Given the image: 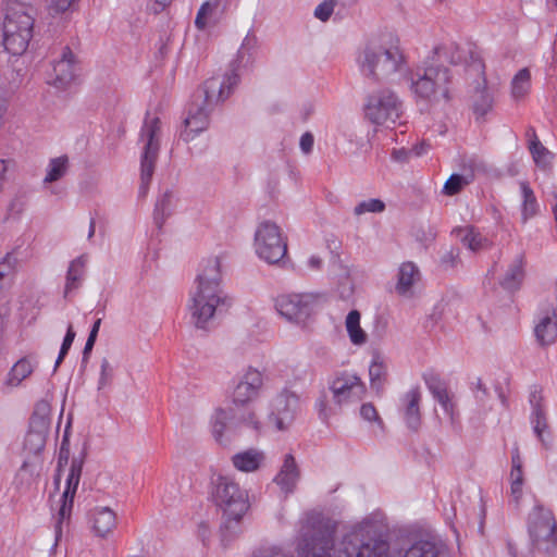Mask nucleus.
<instances>
[{"label":"nucleus","mask_w":557,"mask_h":557,"mask_svg":"<svg viewBox=\"0 0 557 557\" xmlns=\"http://www.w3.org/2000/svg\"><path fill=\"white\" fill-rule=\"evenodd\" d=\"M372 528L369 524L355 527L345 535L344 549L336 557H387L388 544L371 535ZM334 546V528L325 524L319 528L314 534L305 537L299 546V557H330V550Z\"/></svg>","instance_id":"nucleus-1"},{"label":"nucleus","mask_w":557,"mask_h":557,"mask_svg":"<svg viewBox=\"0 0 557 557\" xmlns=\"http://www.w3.org/2000/svg\"><path fill=\"white\" fill-rule=\"evenodd\" d=\"M466 61L463 49L456 42H447L434 49L430 64L416 78L411 77L410 89L417 102L435 103L450 100L451 76L444 63L458 64Z\"/></svg>","instance_id":"nucleus-2"},{"label":"nucleus","mask_w":557,"mask_h":557,"mask_svg":"<svg viewBox=\"0 0 557 557\" xmlns=\"http://www.w3.org/2000/svg\"><path fill=\"white\" fill-rule=\"evenodd\" d=\"M215 500L223 510L221 540L227 543L240 532V520L249 508L248 496L238 484L220 478L215 486Z\"/></svg>","instance_id":"nucleus-3"},{"label":"nucleus","mask_w":557,"mask_h":557,"mask_svg":"<svg viewBox=\"0 0 557 557\" xmlns=\"http://www.w3.org/2000/svg\"><path fill=\"white\" fill-rule=\"evenodd\" d=\"M34 21V9L25 3L13 2L7 8L2 44L9 53L22 55L27 50Z\"/></svg>","instance_id":"nucleus-4"},{"label":"nucleus","mask_w":557,"mask_h":557,"mask_svg":"<svg viewBox=\"0 0 557 557\" xmlns=\"http://www.w3.org/2000/svg\"><path fill=\"white\" fill-rule=\"evenodd\" d=\"M161 121L158 116L147 114L140 132V139L144 141L140 158V196H146L160 150Z\"/></svg>","instance_id":"nucleus-5"},{"label":"nucleus","mask_w":557,"mask_h":557,"mask_svg":"<svg viewBox=\"0 0 557 557\" xmlns=\"http://www.w3.org/2000/svg\"><path fill=\"white\" fill-rule=\"evenodd\" d=\"M528 532L534 550L550 555L557 547V521L550 509L533 507L528 518Z\"/></svg>","instance_id":"nucleus-6"},{"label":"nucleus","mask_w":557,"mask_h":557,"mask_svg":"<svg viewBox=\"0 0 557 557\" xmlns=\"http://www.w3.org/2000/svg\"><path fill=\"white\" fill-rule=\"evenodd\" d=\"M361 71L370 76L388 75L397 71L403 61V54L397 44L388 47L369 44L358 59Z\"/></svg>","instance_id":"nucleus-7"},{"label":"nucleus","mask_w":557,"mask_h":557,"mask_svg":"<svg viewBox=\"0 0 557 557\" xmlns=\"http://www.w3.org/2000/svg\"><path fill=\"white\" fill-rule=\"evenodd\" d=\"M366 117L375 125H395L403 114L398 97L389 89L371 92L363 107Z\"/></svg>","instance_id":"nucleus-8"},{"label":"nucleus","mask_w":557,"mask_h":557,"mask_svg":"<svg viewBox=\"0 0 557 557\" xmlns=\"http://www.w3.org/2000/svg\"><path fill=\"white\" fill-rule=\"evenodd\" d=\"M255 249L259 258L269 263H276L285 257L287 243L276 224L263 222L255 234Z\"/></svg>","instance_id":"nucleus-9"},{"label":"nucleus","mask_w":557,"mask_h":557,"mask_svg":"<svg viewBox=\"0 0 557 557\" xmlns=\"http://www.w3.org/2000/svg\"><path fill=\"white\" fill-rule=\"evenodd\" d=\"M264 385V376L261 371L248 367L239 372L231 393V400L235 407H246L259 397Z\"/></svg>","instance_id":"nucleus-10"},{"label":"nucleus","mask_w":557,"mask_h":557,"mask_svg":"<svg viewBox=\"0 0 557 557\" xmlns=\"http://www.w3.org/2000/svg\"><path fill=\"white\" fill-rule=\"evenodd\" d=\"M330 391L337 405H345L362 399L366 394V385L357 374L339 371L330 382Z\"/></svg>","instance_id":"nucleus-11"},{"label":"nucleus","mask_w":557,"mask_h":557,"mask_svg":"<svg viewBox=\"0 0 557 557\" xmlns=\"http://www.w3.org/2000/svg\"><path fill=\"white\" fill-rule=\"evenodd\" d=\"M188 310L193 324L207 330L209 322V277L206 272L198 274L189 293Z\"/></svg>","instance_id":"nucleus-12"},{"label":"nucleus","mask_w":557,"mask_h":557,"mask_svg":"<svg viewBox=\"0 0 557 557\" xmlns=\"http://www.w3.org/2000/svg\"><path fill=\"white\" fill-rule=\"evenodd\" d=\"M82 469L83 460L74 458L71 462L70 472L67 474L66 487L60 499L61 505L58 510L54 525L55 543H58L62 535V523L71 517L75 493L82 475Z\"/></svg>","instance_id":"nucleus-13"},{"label":"nucleus","mask_w":557,"mask_h":557,"mask_svg":"<svg viewBox=\"0 0 557 557\" xmlns=\"http://www.w3.org/2000/svg\"><path fill=\"white\" fill-rule=\"evenodd\" d=\"M315 300L312 294H284L276 298L275 307L282 317L298 323L311 314Z\"/></svg>","instance_id":"nucleus-14"},{"label":"nucleus","mask_w":557,"mask_h":557,"mask_svg":"<svg viewBox=\"0 0 557 557\" xmlns=\"http://www.w3.org/2000/svg\"><path fill=\"white\" fill-rule=\"evenodd\" d=\"M298 403L297 395L288 391L280 393L272 399L269 421L277 431H284L292 424Z\"/></svg>","instance_id":"nucleus-15"},{"label":"nucleus","mask_w":557,"mask_h":557,"mask_svg":"<svg viewBox=\"0 0 557 557\" xmlns=\"http://www.w3.org/2000/svg\"><path fill=\"white\" fill-rule=\"evenodd\" d=\"M208 91H205V99L201 103H194L184 120V129L181 132V138L186 141H193L199 134L207 131L209 126Z\"/></svg>","instance_id":"nucleus-16"},{"label":"nucleus","mask_w":557,"mask_h":557,"mask_svg":"<svg viewBox=\"0 0 557 557\" xmlns=\"http://www.w3.org/2000/svg\"><path fill=\"white\" fill-rule=\"evenodd\" d=\"M529 401L532 407L531 423L533 431L543 445L547 447L548 443L545 438V433L548 434V423L542 388L534 386L530 393Z\"/></svg>","instance_id":"nucleus-17"},{"label":"nucleus","mask_w":557,"mask_h":557,"mask_svg":"<svg viewBox=\"0 0 557 557\" xmlns=\"http://www.w3.org/2000/svg\"><path fill=\"white\" fill-rule=\"evenodd\" d=\"M421 399L422 393L419 386L411 387L400 399L404 421L412 431H418L421 425Z\"/></svg>","instance_id":"nucleus-18"},{"label":"nucleus","mask_w":557,"mask_h":557,"mask_svg":"<svg viewBox=\"0 0 557 557\" xmlns=\"http://www.w3.org/2000/svg\"><path fill=\"white\" fill-rule=\"evenodd\" d=\"M76 58L72 50L67 47L63 49L61 59L53 65V84L63 88L70 85L76 76Z\"/></svg>","instance_id":"nucleus-19"},{"label":"nucleus","mask_w":557,"mask_h":557,"mask_svg":"<svg viewBox=\"0 0 557 557\" xmlns=\"http://www.w3.org/2000/svg\"><path fill=\"white\" fill-rule=\"evenodd\" d=\"M426 385L433 397L441 405L444 412L449 417L451 425L457 424L459 414L456 408V404L454 403L446 384L438 377H432L426 381Z\"/></svg>","instance_id":"nucleus-20"},{"label":"nucleus","mask_w":557,"mask_h":557,"mask_svg":"<svg viewBox=\"0 0 557 557\" xmlns=\"http://www.w3.org/2000/svg\"><path fill=\"white\" fill-rule=\"evenodd\" d=\"M471 66H475L478 71L482 74V81L478 84L475 88V99L473 101V113L476 120L483 119L488 112L492 111L494 99L493 96L487 90V82L484 74V64L478 60L473 62Z\"/></svg>","instance_id":"nucleus-21"},{"label":"nucleus","mask_w":557,"mask_h":557,"mask_svg":"<svg viewBox=\"0 0 557 557\" xmlns=\"http://www.w3.org/2000/svg\"><path fill=\"white\" fill-rule=\"evenodd\" d=\"M299 476L300 472L294 456L292 454H287L284 458L281 470L274 478V482L280 486L283 493L290 494L294 492Z\"/></svg>","instance_id":"nucleus-22"},{"label":"nucleus","mask_w":557,"mask_h":557,"mask_svg":"<svg viewBox=\"0 0 557 557\" xmlns=\"http://www.w3.org/2000/svg\"><path fill=\"white\" fill-rule=\"evenodd\" d=\"M92 531L96 536L106 539L116 528V515L109 507H98L91 512Z\"/></svg>","instance_id":"nucleus-23"},{"label":"nucleus","mask_w":557,"mask_h":557,"mask_svg":"<svg viewBox=\"0 0 557 557\" xmlns=\"http://www.w3.org/2000/svg\"><path fill=\"white\" fill-rule=\"evenodd\" d=\"M525 256L518 255L508 265L503 278L499 281L500 286L510 292L518 290L525 276Z\"/></svg>","instance_id":"nucleus-24"},{"label":"nucleus","mask_w":557,"mask_h":557,"mask_svg":"<svg viewBox=\"0 0 557 557\" xmlns=\"http://www.w3.org/2000/svg\"><path fill=\"white\" fill-rule=\"evenodd\" d=\"M454 233L463 246L473 252L488 249L493 244L488 237L479 232L474 226L457 227L454 230Z\"/></svg>","instance_id":"nucleus-25"},{"label":"nucleus","mask_w":557,"mask_h":557,"mask_svg":"<svg viewBox=\"0 0 557 557\" xmlns=\"http://www.w3.org/2000/svg\"><path fill=\"white\" fill-rule=\"evenodd\" d=\"M264 461V454L258 449H247L232 457L233 466L242 472L257 471Z\"/></svg>","instance_id":"nucleus-26"},{"label":"nucleus","mask_w":557,"mask_h":557,"mask_svg":"<svg viewBox=\"0 0 557 557\" xmlns=\"http://www.w3.org/2000/svg\"><path fill=\"white\" fill-rule=\"evenodd\" d=\"M420 278L418 268L412 262H404L398 271L396 292L401 296H410L411 288Z\"/></svg>","instance_id":"nucleus-27"},{"label":"nucleus","mask_w":557,"mask_h":557,"mask_svg":"<svg viewBox=\"0 0 557 557\" xmlns=\"http://www.w3.org/2000/svg\"><path fill=\"white\" fill-rule=\"evenodd\" d=\"M387 367L380 354H374L369 367V379L371 388L381 392L386 382Z\"/></svg>","instance_id":"nucleus-28"},{"label":"nucleus","mask_w":557,"mask_h":557,"mask_svg":"<svg viewBox=\"0 0 557 557\" xmlns=\"http://www.w3.org/2000/svg\"><path fill=\"white\" fill-rule=\"evenodd\" d=\"M360 313L358 310H351L345 320L348 337L354 345L361 346L366 344L368 336L360 326Z\"/></svg>","instance_id":"nucleus-29"},{"label":"nucleus","mask_w":557,"mask_h":557,"mask_svg":"<svg viewBox=\"0 0 557 557\" xmlns=\"http://www.w3.org/2000/svg\"><path fill=\"white\" fill-rule=\"evenodd\" d=\"M50 404L47 400L36 403L29 421V428L49 432L50 429Z\"/></svg>","instance_id":"nucleus-30"},{"label":"nucleus","mask_w":557,"mask_h":557,"mask_svg":"<svg viewBox=\"0 0 557 557\" xmlns=\"http://www.w3.org/2000/svg\"><path fill=\"white\" fill-rule=\"evenodd\" d=\"M528 135L532 137L529 144V150L535 164L541 168L548 166L553 157L550 151L542 145L534 128H530Z\"/></svg>","instance_id":"nucleus-31"},{"label":"nucleus","mask_w":557,"mask_h":557,"mask_svg":"<svg viewBox=\"0 0 557 557\" xmlns=\"http://www.w3.org/2000/svg\"><path fill=\"white\" fill-rule=\"evenodd\" d=\"M511 97L516 100L524 99L531 89V73L529 69H521L511 79Z\"/></svg>","instance_id":"nucleus-32"},{"label":"nucleus","mask_w":557,"mask_h":557,"mask_svg":"<svg viewBox=\"0 0 557 557\" xmlns=\"http://www.w3.org/2000/svg\"><path fill=\"white\" fill-rule=\"evenodd\" d=\"M87 262L86 256H81L77 259L73 260L70 264L67 275H66V284L64 289V296H67L73 289L78 287V282L81 281L85 265Z\"/></svg>","instance_id":"nucleus-33"},{"label":"nucleus","mask_w":557,"mask_h":557,"mask_svg":"<svg viewBox=\"0 0 557 557\" xmlns=\"http://www.w3.org/2000/svg\"><path fill=\"white\" fill-rule=\"evenodd\" d=\"M233 305V299L221 288L211 286V319L224 315Z\"/></svg>","instance_id":"nucleus-34"},{"label":"nucleus","mask_w":557,"mask_h":557,"mask_svg":"<svg viewBox=\"0 0 557 557\" xmlns=\"http://www.w3.org/2000/svg\"><path fill=\"white\" fill-rule=\"evenodd\" d=\"M520 188L523 197L521 214L523 222L536 215L539 205L535 195L527 182L520 183Z\"/></svg>","instance_id":"nucleus-35"},{"label":"nucleus","mask_w":557,"mask_h":557,"mask_svg":"<svg viewBox=\"0 0 557 557\" xmlns=\"http://www.w3.org/2000/svg\"><path fill=\"white\" fill-rule=\"evenodd\" d=\"M34 370L32 362L27 358L20 359L11 369L8 377V385L17 386L23 380L28 377Z\"/></svg>","instance_id":"nucleus-36"},{"label":"nucleus","mask_w":557,"mask_h":557,"mask_svg":"<svg viewBox=\"0 0 557 557\" xmlns=\"http://www.w3.org/2000/svg\"><path fill=\"white\" fill-rule=\"evenodd\" d=\"M48 433L49 432L29 428L24 442L25 449L32 454L40 453L45 447Z\"/></svg>","instance_id":"nucleus-37"},{"label":"nucleus","mask_w":557,"mask_h":557,"mask_svg":"<svg viewBox=\"0 0 557 557\" xmlns=\"http://www.w3.org/2000/svg\"><path fill=\"white\" fill-rule=\"evenodd\" d=\"M69 159L67 157H59L52 159L49 163V169L45 177L46 183H52L60 180L67 171Z\"/></svg>","instance_id":"nucleus-38"},{"label":"nucleus","mask_w":557,"mask_h":557,"mask_svg":"<svg viewBox=\"0 0 557 557\" xmlns=\"http://www.w3.org/2000/svg\"><path fill=\"white\" fill-rule=\"evenodd\" d=\"M172 207V193L165 191L162 197L157 201L154 209V220L159 226L164 222L165 218L170 215Z\"/></svg>","instance_id":"nucleus-39"},{"label":"nucleus","mask_w":557,"mask_h":557,"mask_svg":"<svg viewBox=\"0 0 557 557\" xmlns=\"http://www.w3.org/2000/svg\"><path fill=\"white\" fill-rule=\"evenodd\" d=\"M470 180L460 174H451L443 186V194L455 196L459 194L465 186L470 184Z\"/></svg>","instance_id":"nucleus-40"},{"label":"nucleus","mask_w":557,"mask_h":557,"mask_svg":"<svg viewBox=\"0 0 557 557\" xmlns=\"http://www.w3.org/2000/svg\"><path fill=\"white\" fill-rule=\"evenodd\" d=\"M404 557H437V553L431 543L419 542L412 545Z\"/></svg>","instance_id":"nucleus-41"},{"label":"nucleus","mask_w":557,"mask_h":557,"mask_svg":"<svg viewBox=\"0 0 557 557\" xmlns=\"http://www.w3.org/2000/svg\"><path fill=\"white\" fill-rule=\"evenodd\" d=\"M238 74L235 72L234 69L230 70L223 78V82L221 83V87L219 90V100L224 101L228 96L231 95L233 87H235L238 84Z\"/></svg>","instance_id":"nucleus-42"},{"label":"nucleus","mask_w":557,"mask_h":557,"mask_svg":"<svg viewBox=\"0 0 557 557\" xmlns=\"http://www.w3.org/2000/svg\"><path fill=\"white\" fill-rule=\"evenodd\" d=\"M228 420H230V414L225 410L218 409L215 411L212 432L218 442L222 443V437H223L224 431L227 430Z\"/></svg>","instance_id":"nucleus-43"},{"label":"nucleus","mask_w":557,"mask_h":557,"mask_svg":"<svg viewBox=\"0 0 557 557\" xmlns=\"http://www.w3.org/2000/svg\"><path fill=\"white\" fill-rule=\"evenodd\" d=\"M360 414L363 420L374 423L381 433L384 431L383 420L380 418L376 408L372 404H363L360 408Z\"/></svg>","instance_id":"nucleus-44"},{"label":"nucleus","mask_w":557,"mask_h":557,"mask_svg":"<svg viewBox=\"0 0 557 557\" xmlns=\"http://www.w3.org/2000/svg\"><path fill=\"white\" fill-rule=\"evenodd\" d=\"M384 209H385V203L382 200L368 199V200L361 201L359 205H357L355 207L354 212L356 215H361L367 212H373V213L382 212V211H384Z\"/></svg>","instance_id":"nucleus-45"},{"label":"nucleus","mask_w":557,"mask_h":557,"mask_svg":"<svg viewBox=\"0 0 557 557\" xmlns=\"http://www.w3.org/2000/svg\"><path fill=\"white\" fill-rule=\"evenodd\" d=\"M75 335H76L75 331L73 330L72 324H70L67 327V331H66V335L63 339V343H62V346H61V349L59 352V357L55 361V368L59 367V364L62 362L63 358L66 356L69 349L71 348V346L74 342Z\"/></svg>","instance_id":"nucleus-46"},{"label":"nucleus","mask_w":557,"mask_h":557,"mask_svg":"<svg viewBox=\"0 0 557 557\" xmlns=\"http://www.w3.org/2000/svg\"><path fill=\"white\" fill-rule=\"evenodd\" d=\"M335 8V0H324L314 10V16L320 21H327Z\"/></svg>","instance_id":"nucleus-47"},{"label":"nucleus","mask_w":557,"mask_h":557,"mask_svg":"<svg viewBox=\"0 0 557 557\" xmlns=\"http://www.w3.org/2000/svg\"><path fill=\"white\" fill-rule=\"evenodd\" d=\"M16 258L12 253L7 256L0 261V280L12 275L15 271Z\"/></svg>","instance_id":"nucleus-48"},{"label":"nucleus","mask_w":557,"mask_h":557,"mask_svg":"<svg viewBox=\"0 0 557 557\" xmlns=\"http://www.w3.org/2000/svg\"><path fill=\"white\" fill-rule=\"evenodd\" d=\"M209 24V1L201 4L196 20L195 25L199 30H205Z\"/></svg>","instance_id":"nucleus-49"},{"label":"nucleus","mask_w":557,"mask_h":557,"mask_svg":"<svg viewBox=\"0 0 557 557\" xmlns=\"http://www.w3.org/2000/svg\"><path fill=\"white\" fill-rule=\"evenodd\" d=\"M112 377V369L110 367V363L107 359H103L101 361V372H100V379H99V386L98 388H103L107 386Z\"/></svg>","instance_id":"nucleus-50"},{"label":"nucleus","mask_w":557,"mask_h":557,"mask_svg":"<svg viewBox=\"0 0 557 557\" xmlns=\"http://www.w3.org/2000/svg\"><path fill=\"white\" fill-rule=\"evenodd\" d=\"M242 421L245 425H247L258 432L261 430V421H260L258 414L256 413V411H253V410H250V411L246 412L245 414H243Z\"/></svg>","instance_id":"nucleus-51"},{"label":"nucleus","mask_w":557,"mask_h":557,"mask_svg":"<svg viewBox=\"0 0 557 557\" xmlns=\"http://www.w3.org/2000/svg\"><path fill=\"white\" fill-rule=\"evenodd\" d=\"M73 2L74 0H50L49 5L54 13H63L72 7Z\"/></svg>","instance_id":"nucleus-52"},{"label":"nucleus","mask_w":557,"mask_h":557,"mask_svg":"<svg viewBox=\"0 0 557 557\" xmlns=\"http://www.w3.org/2000/svg\"><path fill=\"white\" fill-rule=\"evenodd\" d=\"M313 147V136L310 133H305L300 138V148L304 152L308 153Z\"/></svg>","instance_id":"nucleus-53"},{"label":"nucleus","mask_w":557,"mask_h":557,"mask_svg":"<svg viewBox=\"0 0 557 557\" xmlns=\"http://www.w3.org/2000/svg\"><path fill=\"white\" fill-rule=\"evenodd\" d=\"M67 461H69L67 453H64L63 449H61L60 455H59V460H58V471H57V475L54 478L55 485H59L61 469L63 466H65L67 463Z\"/></svg>","instance_id":"nucleus-54"},{"label":"nucleus","mask_w":557,"mask_h":557,"mask_svg":"<svg viewBox=\"0 0 557 557\" xmlns=\"http://www.w3.org/2000/svg\"><path fill=\"white\" fill-rule=\"evenodd\" d=\"M522 485H523V482H511L510 492H511V495H512L516 504H518L521 498Z\"/></svg>","instance_id":"nucleus-55"},{"label":"nucleus","mask_w":557,"mask_h":557,"mask_svg":"<svg viewBox=\"0 0 557 557\" xmlns=\"http://www.w3.org/2000/svg\"><path fill=\"white\" fill-rule=\"evenodd\" d=\"M408 151L404 148L401 149H395L392 152V157L395 161L404 162L408 160Z\"/></svg>","instance_id":"nucleus-56"},{"label":"nucleus","mask_w":557,"mask_h":557,"mask_svg":"<svg viewBox=\"0 0 557 557\" xmlns=\"http://www.w3.org/2000/svg\"><path fill=\"white\" fill-rule=\"evenodd\" d=\"M96 338L97 337H95L94 334H89L87 342L85 344L84 350H83L84 359H86L88 357V355L90 354V351L92 350Z\"/></svg>","instance_id":"nucleus-57"},{"label":"nucleus","mask_w":557,"mask_h":557,"mask_svg":"<svg viewBox=\"0 0 557 557\" xmlns=\"http://www.w3.org/2000/svg\"><path fill=\"white\" fill-rule=\"evenodd\" d=\"M430 148H431L430 145L423 141V143L414 146L412 151L417 157H420V156H423L424 153H426L430 150Z\"/></svg>","instance_id":"nucleus-58"},{"label":"nucleus","mask_w":557,"mask_h":557,"mask_svg":"<svg viewBox=\"0 0 557 557\" xmlns=\"http://www.w3.org/2000/svg\"><path fill=\"white\" fill-rule=\"evenodd\" d=\"M510 479L511 482H523L522 468H511Z\"/></svg>","instance_id":"nucleus-59"},{"label":"nucleus","mask_w":557,"mask_h":557,"mask_svg":"<svg viewBox=\"0 0 557 557\" xmlns=\"http://www.w3.org/2000/svg\"><path fill=\"white\" fill-rule=\"evenodd\" d=\"M511 461H512V468H522L521 458H520L518 449L512 455Z\"/></svg>","instance_id":"nucleus-60"},{"label":"nucleus","mask_w":557,"mask_h":557,"mask_svg":"<svg viewBox=\"0 0 557 557\" xmlns=\"http://www.w3.org/2000/svg\"><path fill=\"white\" fill-rule=\"evenodd\" d=\"M8 171V165L4 160H0V183L3 184L5 173Z\"/></svg>","instance_id":"nucleus-61"},{"label":"nucleus","mask_w":557,"mask_h":557,"mask_svg":"<svg viewBox=\"0 0 557 557\" xmlns=\"http://www.w3.org/2000/svg\"><path fill=\"white\" fill-rule=\"evenodd\" d=\"M321 259L319 257H311L308 261L311 269H319L321 265Z\"/></svg>","instance_id":"nucleus-62"},{"label":"nucleus","mask_w":557,"mask_h":557,"mask_svg":"<svg viewBox=\"0 0 557 557\" xmlns=\"http://www.w3.org/2000/svg\"><path fill=\"white\" fill-rule=\"evenodd\" d=\"M206 531H207V525L205 522H201L199 523V530H198V533H199V536L202 539V541L206 540Z\"/></svg>","instance_id":"nucleus-63"},{"label":"nucleus","mask_w":557,"mask_h":557,"mask_svg":"<svg viewBox=\"0 0 557 557\" xmlns=\"http://www.w3.org/2000/svg\"><path fill=\"white\" fill-rule=\"evenodd\" d=\"M100 324H101V319H98V320L94 323V325H92L91 331H90V333H89V334H94V336H95V337H97V335H98V331H99V327H100Z\"/></svg>","instance_id":"nucleus-64"}]
</instances>
